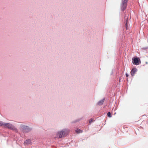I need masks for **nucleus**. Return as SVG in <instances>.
Returning <instances> with one entry per match:
<instances>
[{
	"mask_svg": "<svg viewBox=\"0 0 148 148\" xmlns=\"http://www.w3.org/2000/svg\"><path fill=\"white\" fill-rule=\"evenodd\" d=\"M68 132V131L67 130H63L61 131L58 132L55 138H61L62 137H65L67 135Z\"/></svg>",
	"mask_w": 148,
	"mask_h": 148,
	"instance_id": "f257e3e1",
	"label": "nucleus"
},
{
	"mask_svg": "<svg viewBox=\"0 0 148 148\" xmlns=\"http://www.w3.org/2000/svg\"><path fill=\"white\" fill-rule=\"evenodd\" d=\"M128 0H122V3L121 4V10L123 11L125 10L127 6V3Z\"/></svg>",
	"mask_w": 148,
	"mask_h": 148,
	"instance_id": "f03ea898",
	"label": "nucleus"
},
{
	"mask_svg": "<svg viewBox=\"0 0 148 148\" xmlns=\"http://www.w3.org/2000/svg\"><path fill=\"white\" fill-rule=\"evenodd\" d=\"M5 127H7L9 129H12V130H15V131H16V129L12 125V124L10 123H5Z\"/></svg>",
	"mask_w": 148,
	"mask_h": 148,
	"instance_id": "7ed1b4c3",
	"label": "nucleus"
},
{
	"mask_svg": "<svg viewBox=\"0 0 148 148\" xmlns=\"http://www.w3.org/2000/svg\"><path fill=\"white\" fill-rule=\"evenodd\" d=\"M137 71V69L136 68H133L132 69L131 72V74L132 76H134Z\"/></svg>",
	"mask_w": 148,
	"mask_h": 148,
	"instance_id": "20e7f679",
	"label": "nucleus"
},
{
	"mask_svg": "<svg viewBox=\"0 0 148 148\" xmlns=\"http://www.w3.org/2000/svg\"><path fill=\"white\" fill-rule=\"evenodd\" d=\"M133 63L136 65L138 64V58H134L133 61Z\"/></svg>",
	"mask_w": 148,
	"mask_h": 148,
	"instance_id": "39448f33",
	"label": "nucleus"
},
{
	"mask_svg": "<svg viewBox=\"0 0 148 148\" xmlns=\"http://www.w3.org/2000/svg\"><path fill=\"white\" fill-rule=\"evenodd\" d=\"M104 101V99H103L99 101L97 103V104L99 106L101 105L103 103Z\"/></svg>",
	"mask_w": 148,
	"mask_h": 148,
	"instance_id": "423d86ee",
	"label": "nucleus"
},
{
	"mask_svg": "<svg viewBox=\"0 0 148 148\" xmlns=\"http://www.w3.org/2000/svg\"><path fill=\"white\" fill-rule=\"evenodd\" d=\"M31 143V140L30 139H28L26 140L25 142V144H30Z\"/></svg>",
	"mask_w": 148,
	"mask_h": 148,
	"instance_id": "0eeeda50",
	"label": "nucleus"
},
{
	"mask_svg": "<svg viewBox=\"0 0 148 148\" xmlns=\"http://www.w3.org/2000/svg\"><path fill=\"white\" fill-rule=\"evenodd\" d=\"M76 132L77 133H82V131L79 129H77L75 130Z\"/></svg>",
	"mask_w": 148,
	"mask_h": 148,
	"instance_id": "6e6552de",
	"label": "nucleus"
},
{
	"mask_svg": "<svg viewBox=\"0 0 148 148\" xmlns=\"http://www.w3.org/2000/svg\"><path fill=\"white\" fill-rule=\"evenodd\" d=\"M5 123L3 122L2 121H0V126H2L5 127Z\"/></svg>",
	"mask_w": 148,
	"mask_h": 148,
	"instance_id": "1a4fd4ad",
	"label": "nucleus"
},
{
	"mask_svg": "<svg viewBox=\"0 0 148 148\" xmlns=\"http://www.w3.org/2000/svg\"><path fill=\"white\" fill-rule=\"evenodd\" d=\"M107 115L109 117H111V116L110 113V112H108Z\"/></svg>",
	"mask_w": 148,
	"mask_h": 148,
	"instance_id": "9d476101",
	"label": "nucleus"
},
{
	"mask_svg": "<svg viewBox=\"0 0 148 148\" xmlns=\"http://www.w3.org/2000/svg\"><path fill=\"white\" fill-rule=\"evenodd\" d=\"M24 129H27V130H28L29 129L27 126H24V127L23 128Z\"/></svg>",
	"mask_w": 148,
	"mask_h": 148,
	"instance_id": "9b49d317",
	"label": "nucleus"
},
{
	"mask_svg": "<svg viewBox=\"0 0 148 148\" xmlns=\"http://www.w3.org/2000/svg\"><path fill=\"white\" fill-rule=\"evenodd\" d=\"M93 121V119H91L90 120V121H89V122L90 123H91V122H92Z\"/></svg>",
	"mask_w": 148,
	"mask_h": 148,
	"instance_id": "f8f14e48",
	"label": "nucleus"
},
{
	"mask_svg": "<svg viewBox=\"0 0 148 148\" xmlns=\"http://www.w3.org/2000/svg\"><path fill=\"white\" fill-rule=\"evenodd\" d=\"M126 76L127 77H128L129 76L128 74L127 73H126Z\"/></svg>",
	"mask_w": 148,
	"mask_h": 148,
	"instance_id": "ddd939ff",
	"label": "nucleus"
},
{
	"mask_svg": "<svg viewBox=\"0 0 148 148\" xmlns=\"http://www.w3.org/2000/svg\"><path fill=\"white\" fill-rule=\"evenodd\" d=\"M126 27L127 28V23H126L125 24Z\"/></svg>",
	"mask_w": 148,
	"mask_h": 148,
	"instance_id": "4468645a",
	"label": "nucleus"
}]
</instances>
